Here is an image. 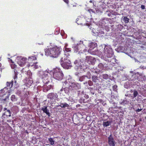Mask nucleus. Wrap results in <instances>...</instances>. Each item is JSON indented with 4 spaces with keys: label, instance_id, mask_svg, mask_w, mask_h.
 I'll list each match as a JSON object with an SVG mask.
<instances>
[{
    "label": "nucleus",
    "instance_id": "obj_33",
    "mask_svg": "<svg viewBox=\"0 0 146 146\" xmlns=\"http://www.w3.org/2000/svg\"><path fill=\"white\" fill-rule=\"evenodd\" d=\"M93 82L92 81L87 80V84L85 85L87 86L88 84L90 86H92L93 85Z\"/></svg>",
    "mask_w": 146,
    "mask_h": 146
},
{
    "label": "nucleus",
    "instance_id": "obj_22",
    "mask_svg": "<svg viewBox=\"0 0 146 146\" xmlns=\"http://www.w3.org/2000/svg\"><path fill=\"white\" fill-rule=\"evenodd\" d=\"M125 48L124 47L120 46L115 49L118 52H124Z\"/></svg>",
    "mask_w": 146,
    "mask_h": 146
},
{
    "label": "nucleus",
    "instance_id": "obj_37",
    "mask_svg": "<svg viewBox=\"0 0 146 146\" xmlns=\"http://www.w3.org/2000/svg\"><path fill=\"white\" fill-rule=\"evenodd\" d=\"M73 48H74L75 52H78L79 51V49L78 46L77 45H74V46L73 47Z\"/></svg>",
    "mask_w": 146,
    "mask_h": 146
},
{
    "label": "nucleus",
    "instance_id": "obj_34",
    "mask_svg": "<svg viewBox=\"0 0 146 146\" xmlns=\"http://www.w3.org/2000/svg\"><path fill=\"white\" fill-rule=\"evenodd\" d=\"M122 75L121 72L119 71H117V76H116V78H118L120 80V78H121V77Z\"/></svg>",
    "mask_w": 146,
    "mask_h": 146
},
{
    "label": "nucleus",
    "instance_id": "obj_40",
    "mask_svg": "<svg viewBox=\"0 0 146 146\" xmlns=\"http://www.w3.org/2000/svg\"><path fill=\"white\" fill-rule=\"evenodd\" d=\"M106 20H107L109 22V23L111 24H113L114 23V22L110 19L106 18Z\"/></svg>",
    "mask_w": 146,
    "mask_h": 146
},
{
    "label": "nucleus",
    "instance_id": "obj_25",
    "mask_svg": "<svg viewBox=\"0 0 146 146\" xmlns=\"http://www.w3.org/2000/svg\"><path fill=\"white\" fill-rule=\"evenodd\" d=\"M128 79V76L126 74H124L122 75V76L120 80L122 81L126 80Z\"/></svg>",
    "mask_w": 146,
    "mask_h": 146
},
{
    "label": "nucleus",
    "instance_id": "obj_53",
    "mask_svg": "<svg viewBox=\"0 0 146 146\" xmlns=\"http://www.w3.org/2000/svg\"><path fill=\"white\" fill-rule=\"evenodd\" d=\"M117 86L116 85H114L113 86V90H115V91H116V90H117Z\"/></svg>",
    "mask_w": 146,
    "mask_h": 146
},
{
    "label": "nucleus",
    "instance_id": "obj_10",
    "mask_svg": "<svg viewBox=\"0 0 146 146\" xmlns=\"http://www.w3.org/2000/svg\"><path fill=\"white\" fill-rule=\"evenodd\" d=\"M108 143L110 146H115L117 143L115 141L113 135L111 134L108 137Z\"/></svg>",
    "mask_w": 146,
    "mask_h": 146
},
{
    "label": "nucleus",
    "instance_id": "obj_13",
    "mask_svg": "<svg viewBox=\"0 0 146 146\" xmlns=\"http://www.w3.org/2000/svg\"><path fill=\"white\" fill-rule=\"evenodd\" d=\"M11 109H9L6 108H5L3 109L4 113L2 115V116L5 118V116L10 117L12 113V111Z\"/></svg>",
    "mask_w": 146,
    "mask_h": 146
},
{
    "label": "nucleus",
    "instance_id": "obj_17",
    "mask_svg": "<svg viewBox=\"0 0 146 146\" xmlns=\"http://www.w3.org/2000/svg\"><path fill=\"white\" fill-rule=\"evenodd\" d=\"M27 58H23L18 62V64L21 66H23L25 64Z\"/></svg>",
    "mask_w": 146,
    "mask_h": 146
},
{
    "label": "nucleus",
    "instance_id": "obj_21",
    "mask_svg": "<svg viewBox=\"0 0 146 146\" xmlns=\"http://www.w3.org/2000/svg\"><path fill=\"white\" fill-rule=\"evenodd\" d=\"M97 44L96 42H92L89 43L88 47H89V49H92L94 48V49L97 47Z\"/></svg>",
    "mask_w": 146,
    "mask_h": 146
},
{
    "label": "nucleus",
    "instance_id": "obj_57",
    "mask_svg": "<svg viewBox=\"0 0 146 146\" xmlns=\"http://www.w3.org/2000/svg\"><path fill=\"white\" fill-rule=\"evenodd\" d=\"M43 76H45V77H44L45 78V79L46 78V79L48 78L47 77L48 76V74H43ZM42 78H44L43 77Z\"/></svg>",
    "mask_w": 146,
    "mask_h": 146
},
{
    "label": "nucleus",
    "instance_id": "obj_55",
    "mask_svg": "<svg viewBox=\"0 0 146 146\" xmlns=\"http://www.w3.org/2000/svg\"><path fill=\"white\" fill-rule=\"evenodd\" d=\"M90 92L91 93L94 95V92L93 91V90L92 88H90Z\"/></svg>",
    "mask_w": 146,
    "mask_h": 146
},
{
    "label": "nucleus",
    "instance_id": "obj_39",
    "mask_svg": "<svg viewBox=\"0 0 146 146\" xmlns=\"http://www.w3.org/2000/svg\"><path fill=\"white\" fill-rule=\"evenodd\" d=\"M142 89L143 90L142 92V93L141 94L144 96H146V89H145L144 88H143Z\"/></svg>",
    "mask_w": 146,
    "mask_h": 146
},
{
    "label": "nucleus",
    "instance_id": "obj_23",
    "mask_svg": "<svg viewBox=\"0 0 146 146\" xmlns=\"http://www.w3.org/2000/svg\"><path fill=\"white\" fill-rule=\"evenodd\" d=\"M101 77L103 79L107 80L110 78L111 76L106 74H104L101 75Z\"/></svg>",
    "mask_w": 146,
    "mask_h": 146
},
{
    "label": "nucleus",
    "instance_id": "obj_1",
    "mask_svg": "<svg viewBox=\"0 0 146 146\" xmlns=\"http://www.w3.org/2000/svg\"><path fill=\"white\" fill-rule=\"evenodd\" d=\"M68 87H66L64 88H62L60 91H64L65 93L69 95L70 93L73 90H78L81 88V85L78 83L72 82H70Z\"/></svg>",
    "mask_w": 146,
    "mask_h": 146
},
{
    "label": "nucleus",
    "instance_id": "obj_56",
    "mask_svg": "<svg viewBox=\"0 0 146 146\" xmlns=\"http://www.w3.org/2000/svg\"><path fill=\"white\" fill-rule=\"evenodd\" d=\"M11 66L12 68H14L17 66L16 65H15L14 64H11Z\"/></svg>",
    "mask_w": 146,
    "mask_h": 146
},
{
    "label": "nucleus",
    "instance_id": "obj_2",
    "mask_svg": "<svg viewBox=\"0 0 146 146\" xmlns=\"http://www.w3.org/2000/svg\"><path fill=\"white\" fill-rule=\"evenodd\" d=\"M62 49L59 47L56 46L48 49L47 50L45 51L46 55H48L53 58L57 57L61 53Z\"/></svg>",
    "mask_w": 146,
    "mask_h": 146
},
{
    "label": "nucleus",
    "instance_id": "obj_8",
    "mask_svg": "<svg viewBox=\"0 0 146 146\" xmlns=\"http://www.w3.org/2000/svg\"><path fill=\"white\" fill-rule=\"evenodd\" d=\"M85 61L90 66H94L95 64L96 59L91 56H87L86 57Z\"/></svg>",
    "mask_w": 146,
    "mask_h": 146
},
{
    "label": "nucleus",
    "instance_id": "obj_46",
    "mask_svg": "<svg viewBox=\"0 0 146 146\" xmlns=\"http://www.w3.org/2000/svg\"><path fill=\"white\" fill-rule=\"evenodd\" d=\"M16 94L17 95L21 96V92L20 90H18L16 92Z\"/></svg>",
    "mask_w": 146,
    "mask_h": 146
},
{
    "label": "nucleus",
    "instance_id": "obj_31",
    "mask_svg": "<svg viewBox=\"0 0 146 146\" xmlns=\"http://www.w3.org/2000/svg\"><path fill=\"white\" fill-rule=\"evenodd\" d=\"M11 100L12 102H16L17 100V98L16 97L15 95H13L11 97Z\"/></svg>",
    "mask_w": 146,
    "mask_h": 146
},
{
    "label": "nucleus",
    "instance_id": "obj_32",
    "mask_svg": "<svg viewBox=\"0 0 146 146\" xmlns=\"http://www.w3.org/2000/svg\"><path fill=\"white\" fill-rule=\"evenodd\" d=\"M138 95V92L135 89L134 90V91H133V96H131V97H132V98L133 99L134 98H135Z\"/></svg>",
    "mask_w": 146,
    "mask_h": 146
},
{
    "label": "nucleus",
    "instance_id": "obj_52",
    "mask_svg": "<svg viewBox=\"0 0 146 146\" xmlns=\"http://www.w3.org/2000/svg\"><path fill=\"white\" fill-rule=\"evenodd\" d=\"M33 82L32 80H29L28 82V84L29 85H31L33 83Z\"/></svg>",
    "mask_w": 146,
    "mask_h": 146
},
{
    "label": "nucleus",
    "instance_id": "obj_63",
    "mask_svg": "<svg viewBox=\"0 0 146 146\" xmlns=\"http://www.w3.org/2000/svg\"><path fill=\"white\" fill-rule=\"evenodd\" d=\"M67 4H68L69 3V1L68 0H63Z\"/></svg>",
    "mask_w": 146,
    "mask_h": 146
},
{
    "label": "nucleus",
    "instance_id": "obj_61",
    "mask_svg": "<svg viewBox=\"0 0 146 146\" xmlns=\"http://www.w3.org/2000/svg\"><path fill=\"white\" fill-rule=\"evenodd\" d=\"M141 8L142 9H145V6L143 5H141Z\"/></svg>",
    "mask_w": 146,
    "mask_h": 146
},
{
    "label": "nucleus",
    "instance_id": "obj_20",
    "mask_svg": "<svg viewBox=\"0 0 146 146\" xmlns=\"http://www.w3.org/2000/svg\"><path fill=\"white\" fill-rule=\"evenodd\" d=\"M75 69L78 70V67L81 65L80 61L79 60H76L74 62Z\"/></svg>",
    "mask_w": 146,
    "mask_h": 146
},
{
    "label": "nucleus",
    "instance_id": "obj_38",
    "mask_svg": "<svg viewBox=\"0 0 146 146\" xmlns=\"http://www.w3.org/2000/svg\"><path fill=\"white\" fill-rule=\"evenodd\" d=\"M104 34V33L103 31H100L98 33V35L99 36H103Z\"/></svg>",
    "mask_w": 146,
    "mask_h": 146
},
{
    "label": "nucleus",
    "instance_id": "obj_35",
    "mask_svg": "<svg viewBox=\"0 0 146 146\" xmlns=\"http://www.w3.org/2000/svg\"><path fill=\"white\" fill-rule=\"evenodd\" d=\"M136 106H134V108H133V109H134V110L136 111V112H139L140 111H141L142 109H143V108H138V109H137L136 108V107H135Z\"/></svg>",
    "mask_w": 146,
    "mask_h": 146
},
{
    "label": "nucleus",
    "instance_id": "obj_7",
    "mask_svg": "<svg viewBox=\"0 0 146 146\" xmlns=\"http://www.w3.org/2000/svg\"><path fill=\"white\" fill-rule=\"evenodd\" d=\"M104 51V55L106 57H111L114 55L113 50L110 46L105 45Z\"/></svg>",
    "mask_w": 146,
    "mask_h": 146
},
{
    "label": "nucleus",
    "instance_id": "obj_42",
    "mask_svg": "<svg viewBox=\"0 0 146 146\" xmlns=\"http://www.w3.org/2000/svg\"><path fill=\"white\" fill-rule=\"evenodd\" d=\"M80 73L79 72H76L75 73V75L78 78V80L79 79V78L80 76Z\"/></svg>",
    "mask_w": 146,
    "mask_h": 146
},
{
    "label": "nucleus",
    "instance_id": "obj_14",
    "mask_svg": "<svg viewBox=\"0 0 146 146\" xmlns=\"http://www.w3.org/2000/svg\"><path fill=\"white\" fill-rule=\"evenodd\" d=\"M47 98L52 100L53 99H55L57 98L58 95L56 93L52 92L48 94L47 95Z\"/></svg>",
    "mask_w": 146,
    "mask_h": 146
},
{
    "label": "nucleus",
    "instance_id": "obj_6",
    "mask_svg": "<svg viewBox=\"0 0 146 146\" xmlns=\"http://www.w3.org/2000/svg\"><path fill=\"white\" fill-rule=\"evenodd\" d=\"M91 78V74L90 72L88 71L86 75L81 76L80 77L78 80L80 82H82L84 85L87 84V81L90 79Z\"/></svg>",
    "mask_w": 146,
    "mask_h": 146
},
{
    "label": "nucleus",
    "instance_id": "obj_36",
    "mask_svg": "<svg viewBox=\"0 0 146 146\" xmlns=\"http://www.w3.org/2000/svg\"><path fill=\"white\" fill-rule=\"evenodd\" d=\"M98 67L99 68L101 69H104L105 68L103 64L102 63H100L98 65Z\"/></svg>",
    "mask_w": 146,
    "mask_h": 146
},
{
    "label": "nucleus",
    "instance_id": "obj_64",
    "mask_svg": "<svg viewBox=\"0 0 146 146\" xmlns=\"http://www.w3.org/2000/svg\"><path fill=\"white\" fill-rule=\"evenodd\" d=\"M141 39V37L140 36H138V37H137L136 38V39Z\"/></svg>",
    "mask_w": 146,
    "mask_h": 146
},
{
    "label": "nucleus",
    "instance_id": "obj_44",
    "mask_svg": "<svg viewBox=\"0 0 146 146\" xmlns=\"http://www.w3.org/2000/svg\"><path fill=\"white\" fill-rule=\"evenodd\" d=\"M5 93V91L4 89L0 90V96H2L5 94H4Z\"/></svg>",
    "mask_w": 146,
    "mask_h": 146
},
{
    "label": "nucleus",
    "instance_id": "obj_45",
    "mask_svg": "<svg viewBox=\"0 0 146 146\" xmlns=\"http://www.w3.org/2000/svg\"><path fill=\"white\" fill-rule=\"evenodd\" d=\"M110 57H105L104 58V60H105L106 61L108 62H110V59H109L108 58H110Z\"/></svg>",
    "mask_w": 146,
    "mask_h": 146
},
{
    "label": "nucleus",
    "instance_id": "obj_50",
    "mask_svg": "<svg viewBox=\"0 0 146 146\" xmlns=\"http://www.w3.org/2000/svg\"><path fill=\"white\" fill-rule=\"evenodd\" d=\"M105 29L107 31H109L110 28L107 26H106L105 27Z\"/></svg>",
    "mask_w": 146,
    "mask_h": 146
},
{
    "label": "nucleus",
    "instance_id": "obj_62",
    "mask_svg": "<svg viewBox=\"0 0 146 146\" xmlns=\"http://www.w3.org/2000/svg\"><path fill=\"white\" fill-rule=\"evenodd\" d=\"M142 36L146 38V33H143Z\"/></svg>",
    "mask_w": 146,
    "mask_h": 146
},
{
    "label": "nucleus",
    "instance_id": "obj_27",
    "mask_svg": "<svg viewBox=\"0 0 146 146\" xmlns=\"http://www.w3.org/2000/svg\"><path fill=\"white\" fill-rule=\"evenodd\" d=\"M92 81L95 83H96L98 80V77L96 75L92 76Z\"/></svg>",
    "mask_w": 146,
    "mask_h": 146
},
{
    "label": "nucleus",
    "instance_id": "obj_28",
    "mask_svg": "<svg viewBox=\"0 0 146 146\" xmlns=\"http://www.w3.org/2000/svg\"><path fill=\"white\" fill-rule=\"evenodd\" d=\"M13 81H12L11 82H7L6 83V85L7 87H9V89H11L13 86Z\"/></svg>",
    "mask_w": 146,
    "mask_h": 146
},
{
    "label": "nucleus",
    "instance_id": "obj_16",
    "mask_svg": "<svg viewBox=\"0 0 146 146\" xmlns=\"http://www.w3.org/2000/svg\"><path fill=\"white\" fill-rule=\"evenodd\" d=\"M79 69H80V73L86 72L88 70V68L86 66H85L83 64L81 65V64L78 67V70Z\"/></svg>",
    "mask_w": 146,
    "mask_h": 146
},
{
    "label": "nucleus",
    "instance_id": "obj_9",
    "mask_svg": "<svg viewBox=\"0 0 146 146\" xmlns=\"http://www.w3.org/2000/svg\"><path fill=\"white\" fill-rule=\"evenodd\" d=\"M50 83L49 81L46 82L42 87V90L44 92H47L50 89H53V85Z\"/></svg>",
    "mask_w": 146,
    "mask_h": 146
},
{
    "label": "nucleus",
    "instance_id": "obj_24",
    "mask_svg": "<svg viewBox=\"0 0 146 146\" xmlns=\"http://www.w3.org/2000/svg\"><path fill=\"white\" fill-rule=\"evenodd\" d=\"M57 106H60L63 108H64L66 107L68 108L69 107V105L66 103H61L60 105Z\"/></svg>",
    "mask_w": 146,
    "mask_h": 146
},
{
    "label": "nucleus",
    "instance_id": "obj_29",
    "mask_svg": "<svg viewBox=\"0 0 146 146\" xmlns=\"http://www.w3.org/2000/svg\"><path fill=\"white\" fill-rule=\"evenodd\" d=\"M93 7L94 9V11L95 12V13H98L100 11V10L98 8V7H96L95 5L94 4V3H93Z\"/></svg>",
    "mask_w": 146,
    "mask_h": 146
},
{
    "label": "nucleus",
    "instance_id": "obj_3",
    "mask_svg": "<svg viewBox=\"0 0 146 146\" xmlns=\"http://www.w3.org/2000/svg\"><path fill=\"white\" fill-rule=\"evenodd\" d=\"M64 58L62 57L60 61V63L64 69H70L72 67L71 62L69 59L66 58L67 55L64 54Z\"/></svg>",
    "mask_w": 146,
    "mask_h": 146
},
{
    "label": "nucleus",
    "instance_id": "obj_15",
    "mask_svg": "<svg viewBox=\"0 0 146 146\" xmlns=\"http://www.w3.org/2000/svg\"><path fill=\"white\" fill-rule=\"evenodd\" d=\"M41 110L43 111V113H45L49 117L50 116V113L49 112V110L48 109L47 106H44L41 108Z\"/></svg>",
    "mask_w": 146,
    "mask_h": 146
},
{
    "label": "nucleus",
    "instance_id": "obj_19",
    "mask_svg": "<svg viewBox=\"0 0 146 146\" xmlns=\"http://www.w3.org/2000/svg\"><path fill=\"white\" fill-rule=\"evenodd\" d=\"M108 118L104 119H102L103 121H104L103 123V125L104 127H107L109 126L110 125H111V123L112 122V120H111L110 121H106V119H107Z\"/></svg>",
    "mask_w": 146,
    "mask_h": 146
},
{
    "label": "nucleus",
    "instance_id": "obj_47",
    "mask_svg": "<svg viewBox=\"0 0 146 146\" xmlns=\"http://www.w3.org/2000/svg\"><path fill=\"white\" fill-rule=\"evenodd\" d=\"M30 59H32L33 60H36V58L34 57V56H31V57H29L28 58V60Z\"/></svg>",
    "mask_w": 146,
    "mask_h": 146
},
{
    "label": "nucleus",
    "instance_id": "obj_5",
    "mask_svg": "<svg viewBox=\"0 0 146 146\" xmlns=\"http://www.w3.org/2000/svg\"><path fill=\"white\" fill-rule=\"evenodd\" d=\"M77 92L78 96L80 98L79 102L81 104L86 103L87 102L86 100L89 98L88 95L86 94L84 90H78Z\"/></svg>",
    "mask_w": 146,
    "mask_h": 146
},
{
    "label": "nucleus",
    "instance_id": "obj_51",
    "mask_svg": "<svg viewBox=\"0 0 146 146\" xmlns=\"http://www.w3.org/2000/svg\"><path fill=\"white\" fill-rule=\"evenodd\" d=\"M128 101L127 100H123V101L122 102V104H126L128 103Z\"/></svg>",
    "mask_w": 146,
    "mask_h": 146
},
{
    "label": "nucleus",
    "instance_id": "obj_30",
    "mask_svg": "<svg viewBox=\"0 0 146 146\" xmlns=\"http://www.w3.org/2000/svg\"><path fill=\"white\" fill-rule=\"evenodd\" d=\"M48 143L51 145H54L55 141L52 138H48Z\"/></svg>",
    "mask_w": 146,
    "mask_h": 146
},
{
    "label": "nucleus",
    "instance_id": "obj_26",
    "mask_svg": "<svg viewBox=\"0 0 146 146\" xmlns=\"http://www.w3.org/2000/svg\"><path fill=\"white\" fill-rule=\"evenodd\" d=\"M123 21L125 23H127L129 22V18H128L127 16H123L122 17Z\"/></svg>",
    "mask_w": 146,
    "mask_h": 146
},
{
    "label": "nucleus",
    "instance_id": "obj_11",
    "mask_svg": "<svg viewBox=\"0 0 146 146\" xmlns=\"http://www.w3.org/2000/svg\"><path fill=\"white\" fill-rule=\"evenodd\" d=\"M133 75H136L137 80L139 81H143L145 78V76L142 73L134 72Z\"/></svg>",
    "mask_w": 146,
    "mask_h": 146
},
{
    "label": "nucleus",
    "instance_id": "obj_48",
    "mask_svg": "<svg viewBox=\"0 0 146 146\" xmlns=\"http://www.w3.org/2000/svg\"><path fill=\"white\" fill-rule=\"evenodd\" d=\"M65 50L67 52H69L71 51V49L70 48H67L66 47L65 49Z\"/></svg>",
    "mask_w": 146,
    "mask_h": 146
},
{
    "label": "nucleus",
    "instance_id": "obj_60",
    "mask_svg": "<svg viewBox=\"0 0 146 146\" xmlns=\"http://www.w3.org/2000/svg\"><path fill=\"white\" fill-rule=\"evenodd\" d=\"M117 72H116L115 73H113L112 74V75L113 76H117Z\"/></svg>",
    "mask_w": 146,
    "mask_h": 146
},
{
    "label": "nucleus",
    "instance_id": "obj_12",
    "mask_svg": "<svg viewBox=\"0 0 146 146\" xmlns=\"http://www.w3.org/2000/svg\"><path fill=\"white\" fill-rule=\"evenodd\" d=\"M96 48L94 49V48L88 49V52L89 53L93 55H99L101 54V52L99 50L97 49V47Z\"/></svg>",
    "mask_w": 146,
    "mask_h": 146
},
{
    "label": "nucleus",
    "instance_id": "obj_58",
    "mask_svg": "<svg viewBox=\"0 0 146 146\" xmlns=\"http://www.w3.org/2000/svg\"><path fill=\"white\" fill-rule=\"evenodd\" d=\"M129 87V86L127 84L124 85V87L125 88H128Z\"/></svg>",
    "mask_w": 146,
    "mask_h": 146
},
{
    "label": "nucleus",
    "instance_id": "obj_49",
    "mask_svg": "<svg viewBox=\"0 0 146 146\" xmlns=\"http://www.w3.org/2000/svg\"><path fill=\"white\" fill-rule=\"evenodd\" d=\"M110 80H114L115 79H117L116 77L115 76H112V77H111L109 78Z\"/></svg>",
    "mask_w": 146,
    "mask_h": 146
},
{
    "label": "nucleus",
    "instance_id": "obj_43",
    "mask_svg": "<svg viewBox=\"0 0 146 146\" xmlns=\"http://www.w3.org/2000/svg\"><path fill=\"white\" fill-rule=\"evenodd\" d=\"M123 28V26L121 25H119L117 28L120 31H121Z\"/></svg>",
    "mask_w": 146,
    "mask_h": 146
},
{
    "label": "nucleus",
    "instance_id": "obj_54",
    "mask_svg": "<svg viewBox=\"0 0 146 146\" xmlns=\"http://www.w3.org/2000/svg\"><path fill=\"white\" fill-rule=\"evenodd\" d=\"M88 11L90 12H91V11L92 12V13H95V12L94 11V9H90L88 10Z\"/></svg>",
    "mask_w": 146,
    "mask_h": 146
},
{
    "label": "nucleus",
    "instance_id": "obj_59",
    "mask_svg": "<svg viewBox=\"0 0 146 146\" xmlns=\"http://www.w3.org/2000/svg\"><path fill=\"white\" fill-rule=\"evenodd\" d=\"M134 85H136L137 86H139L140 85V83L136 81L135 82V84Z\"/></svg>",
    "mask_w": 146,
    "mask_h": 146
},
{
    "label": "nucleus",
    "instance_id": "obj_41",
    "mask_svg": "<svg viewBox=\"0 0 146 146\" xmlns=\"http://www.w3.org/2000/svg\"><path fill=\"white\" fill-rule=\"evenodd\" d=\"M14 70V72H15V76H14V79H15L17 78L18 72H17V70L15 69Z\"/></svg>",
    "mask_w": 146,
    "mask_h": 146
},
{
    "label": "nucleus",
    "instance_id": "obj_4",
    "mask_svg": "<svg viewBox=\"0 0 146 146\" xmlns=\"http://www.w3.org/2000/svg\"><path fill=\"white\" fill-rule=\"evenodd\" d=\"M53 74L54 78L57 80H61L64 78V74L60 68H57L54 70Z\"/></svg>",
    "mask_w": 146,
    "mask_h": 146
},
{
    "label": "nucleus",
    "instance_id": "obj_18",
    "mask_svg": "<svg viewBox=\"0 0 146 146\" xmlns=\"http://www.w3.org/2000/svg\"><path fill=\"white\" fill-rule=\"evenodd\" d=\"M137 100L136 99L133 100L132 101V102L131 103V104L132 106L134 108V106H136V108L138 109V108H141V105L139 104H137V102H135V103L133 102L134 101H137Z\"/></svg>",
    "mask_w": 146,
    "mask_h": 146
}]
</instances>
